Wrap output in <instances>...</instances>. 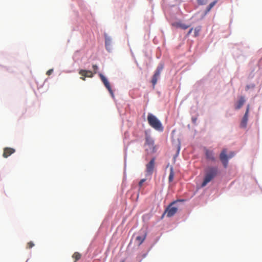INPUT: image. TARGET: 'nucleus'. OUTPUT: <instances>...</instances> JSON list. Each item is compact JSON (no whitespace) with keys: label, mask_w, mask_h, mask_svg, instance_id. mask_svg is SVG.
I'll return each instance as SVG.
<instances>
[{"label":"nucleus","mask_w":262,"mask_h":262,"mask_svg":"<svg viewBox=\"0 0 262 262\" xmlns=\"http://www.w3.org/2000/svg\"><path fill=\"white\" fill-rule=\"evenodd\" d=\"M93 69L94 71V74L96 73L98 69V66L96 64H94L93 65Z\"/></svg>","instance_id":"nucleus-23"},{"label":"nucleus","mask_w":262,"mask_h":262,"mask_svg":"<svg viewBox=\"0 0 262 262\" xmlns=\"http://www.w3.org/2000/svg\"><path fill=\"white\" fill-rule=\"evenodd\" d=\"M234 156V153L233 152H231L228 156L227 155V149H223L220 155V159L225 167H227L228 165V159L232 158Z\"/></svg>","instance_id":"nucleus-3"},{"label":"nucleus","mask_w":262,"mask_h":262,"mask_svg":"<svg viewBox=\"0 0 262 262\" xmlns=\"http://www.w3.org/2000/svg\"><path fill=\"white\" fill-rule=\"evenodd\" d=\"M192 30H193V28H191L189 30V32H188V35H189L192 32Z\"/></svg>","instance_id":"nucleus-25"},{"label":"nucleus","mask_w":262,"mask_h":262,"mask_svg":"<svg viewBox=\"0 0 262 262\" xmlns=\"http://www.w3.org/2000/svg\"><path fill=\"white\" fill-rule=\"evenodd\" d=\"M80 78L83 80H85V77L84 76L81 77Z\"/></svg>","instance_id":"nucleus-26"},{"label":"nucleus","mask_w":262,"mask_h":262,"mask_svg":"<svg viewBox=\"0 0 262 262\" xmlns=\"http://www.w3.org/2000/svg\"><path fill=\"white\" fill-rule=\"evenodd\" d=\"M178 201H184V200H178ZM177 202H178V201H177Z\"/></svg>","instance_id":"nucleus-28"},{"label":"nucleus","mask_w":262,"mask_h":262,"mask_svg":"<svg viewBox=\"0 0 262 262\" xmlns=\"http://www.w3.org/2000/svg\"><path fill=\"white\" fill-rule=\"evenodd\" d=\"M174 173L173 167H171L170 168V173H169V176L168 177L169 182H172V181L173 180V178H174Z\"/></svg>","instance_id":"nucleus-16"},{"label":"nucleus","mask_w":262,"mask_h":262,"mask_svg":"<svg viewBox=\"0 0 262 262\" xmlns=\"http://www.w3.org/2000/svg\"><path fill=\"white\" fill-rule=\"evenodd\" d=\"M79 74L82 76H84L85 77H90L92 78L93 77V73L92 71L89 70H80L79 72Z\"/></svg>","instance_id":"nucleus-11"},{"label":"nucleus","mask_w":262,"mask_h":262,"mask_svg":"<svg viewBox=\"0 0 262 262\" xmlns=\"http://www.w3.org/2000/svg\"><path fill=\"white\" fill-rule=\"evenodd\" d=\"M204 150L206 158L207 160L211 162H214L215 161V158L213 150H210L206 147L204 148Z\"/></svg>","instance_id":"nucleus-7"},{"label":"nucleus","mask_w":262,"mask_h":262,"mask_svg":"<svg viewBox=\"0 0 262 262\" xmlns=\"http://www.w3.org/2000/svg\"><path fill=\"white\" fill-rule=\"evenodd\" d=\"M146 144L148 145L149 147L152 148L154 147V141L151 138L147 136L146 137Z\"/></svg>","instance_id":"nucleus-14"},{"label":"nucleus","mask_w":262,"mask_h":262,"mask_svg":"<svg viewBox=\"0 0 262 262\" xmlns=\"http://www.w3.org/2000/svg\"><path fill=\"white\" fill-rule=\"evenodd\" d=\"M145 181H146V179H143L141 180H140V182H139V186L140 187H142V185H143V183L144 182H145Z\"/></svg>","instance_id":"nucleus-22"},{"label":"nucleus","mask_w":262,"mask_h":262,"mask_svg":"<svg viewBox=\"0 0 262 262\" xmlns=\"http://www.w3.org/2000/svg\"><path fill=\"white\" fill-rule=\"evenodd\" d=\"M173 25L177 28H181L184 30L187 29L189 27V26L186 25L184 24H182L180 22L176 23L173 24Z\"/></svg>","instance_id":"nucleus-15"},{"label":"nucleus","mask_w":262,"mask_h":262,"mask_svg":"<svg viewBox=\"0 0 262 262\" xmlns=\"http://www.w3.org/2000/svg\"><path fill=\"white\" fill-rule=\"evenodd\" d=\"M72 257L75 259L74 262H76L81 258V254L78 252H75Z\"/></svg>","instance_id":"nucleus-18"},{"label":"nucleus","mask_w":262,"mask_h":262,"mask_svg":"<svg viewBox=\"0 0 262 262\" xmlns=\"http://www.w3.org/2000/svg\"><path fill=\"white\" fill-rule=\"evenodd\" d=\"M245 102V100L244 97L243 96H241L239 98V99L238 100V101L237 102L235 106V108L236 110L240 109L242 107V106L243 105Z\"/></svg>","instance_id":"nucleus-12"},{"label":"nucleus","mask_w":262,"mask_h":262,"mask_svg":"<svg viewBox=\"0 0 262 262\" xmlns=\"http://www.w3.org/2000/svg\"><path fill=\"white\" fill-rule=\"evenodd\" d=\"M163 69V66L162 64L159 65L155 73L152 77V80H151V83L153 85V88L155 87V85L156 84L158 79L160 76V75L161 74V71H162Z\"/></svg>","instance_id":"nucleus-5"},{"label":"nucleus","mask_w":262,"mask_h":262,"mask_svg":"<svg viewBox=\"0 0 262 262\" xmlns=\"http://www.w3.org/2000/svg\"><path fill=\"white\" fill-rule=\"evenodd\" d=\"M108 43V41H107V40H105V45H106V46H107Z\"/></svg>","instance_id":"nucleus-27"},{"label":"nucleus","mask_w":262,"mask_h":262,"mask_svg":"<svg viewBox=\"0 0 262 262\" xmlns=\"http://www.w3.org/2000/svg\"><path fill=\"white\" fill-rule=\"evenodd\" d=\"M34 246V244H33V243L32 242H29L27 244V248L30 249V248H32Z\"/></svg>","instance_id":"nucleus-21"},{"label":"nucleus","mask_w":262,"mask_h":262,"mask_svg":"<svg viewBox=\"0 0 262 262\" xmlns=\"http://www.w3.org/2000/svg\"><path fill=\"white\" fill-rule=\"evenodd\" d=\"M53 71V69H50V70H48L47 72V75H51Z\"/></svg>","instance_id":"nucleus-24"},{"label":"nucleus","mask_w":262,"mask_h":262,"mask_svg":"<svg viewBox=\"0 0 262 262\" xmlns=\"http://www.w3.org/2000/svg\"><path fill=\"white\" fill-rule=\"evenodd\" d=\"M218 169L216 167L209 166L205 170L204 180L201 187H205L208 183L211 182L217 174Z\"/></svg>","instance_id":"nucleus-1"},{"label":"nucleus","mask_w":262,"mask_h":262,"mask_svg":"<svg viewBox=\"0 0 262 262\" xmlns=\"http://www.w3.org/2000/svg\"><path fill=\"white\" fill-rule=\"evenodd\" d=\"M201 26H198L194 29L195 36H198L199 35L200 32L201 31Z\"/></svg>","instance_id":"nucleus-19"},{"label":"nucleus","mask_w":262,"mask_h":262,"mask_svg":"<svg viewBox=\"0 0 262 262\" xmlns=\"http://www.w3.org/2000/svg\"><path fill=\"white\" fill-rule=\"evenodd\" d=\"M176 203V201L172 202L165 210V213L166 214L167 216L171 217L177 212L178 208L173 206Z\"/></svg>","instance_id":"nucleus-4"},{"label":"nucleus","mask_w":262,"mask_h":262,"mask_svg":"<svg viewBox=\"0 0 262 262\" xmlns=\"http://www.w3.org/2000/svg\"><path fill=\"white\" fill-rule=\"evenodd\" d=\"M146 237V235H143L142 236H137L136 237V242L138 246L141 245L144 241Z\"/></svg>","instance_id":"nucleus-13"},{"label":"nucleus","mask_w":262,"mask_h":262,"mask_svg":"<svg viewBox=\"0 0 262 262\" xmlns=\"http://www.w3.org/2000/svg\"><path fill=\"white\" fill-rule=\"evenodd\" d=\"M147 121L149 125L155 129L162 132L163 127L159 119L152 114L149 113L147 116Z\"/></svg>","instance_id":"nucleus-2"},{"label":"nucleus","mask_w":262,"mask_h":262,"mask_svg":"<svg viewBox=\"0 0 262 262\" xmlns=\"http://www.w3.org/2000/svg\"><path fill=\"white\" fill-rule=\"evenodd\" d=\"M250 110V106L248 105L245 115L241 121V126L242 127H246L247 126L248 120V114Z\"/></svg>","instance_id":"nucleus-9"},{"label":"nucleus","mask_w":262,"mask_h":262,"mask_svg":"<svg viewBox=\"0 0 262 262\" xmlns=\"http://www.w3.org/2000/svg\"><path fill=\"white\" fill-rule=\"evenodd\" d=\"M15 150L14 148L10 147H6L4 149V152L3 156L5 158H8L9 156L14 153Z\"/></svg>","instance_id":"nucleus-10"},{"label":"nucleus","mask_w":262,"mask_h":262,"mask_svg":"<svg viewBox=\"0 0 262 262\" xmlns=\"http://www.w3.org/2000/svg\"><path fill=\"white\" fill-rule=\"evenodd\" d=\"M217 2V0H215L213 2H211L207 7L206 13L209 12L210 10L214 7V6L216 4Z\"/></svg>","instance_id":"nucleus-17"},{"label":"nucleus","mask_w":262,"mask_h":262,"mask_svg":"<svg viewBox=\"0 0 262 262\" xmlns=\"http://www.w3.org/2000/svg\"><path fill=\"white\" fill-rule=\"evenodd\" d=\"M155 165V158L151 159L149 163L146 165V172L147 174L151 175L153 173Z\"/></svg>","instance_id":"nucleus-6"},{"label":"nucleus","mask_w":262,"mask_h":262,"mask_svg":"<svg viewBox=\"0 0 262 262\" xmlns=\"http://www.w3.org/2000/svg\"><path fill=\"white\" fill-rule=\"evenodd\" d=\"M197 1H198V3L199 5H203L206 4L207 3L208 0H197Z\"/></svg>","instance_id":"nucleus-20"},{"label":"nucleus","mask_w":262,"mask_h":262,"mask_svg":"<svg viewBox=\"0 0 262 262\" xmlns=\"http://www.w3.org/2000/svg\"><path fill=\"white\" fill-rule=\"evenodd\" d=\"M99 76L101 80L103 82L104 85L106 87V88L108 90V91H109L110 94L112 95V96H113L114 94H113V91L112 90L111 85H110L109 82L108 81L107 79H106V78L101 73H100L99 74Z\"/></svg>","instance_id":"nucleus-8"}]
</instances>
